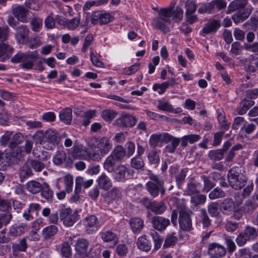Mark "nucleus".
Returning <instances> with one entry per match:
<instances>
[{"mask_svg": "<svg viewBox=\"0 0 258 258\" xmlns=\"http://www.w3.org/2000/svg\"><path fill=\"white\" fill-rule=\"evenodd\" d=\"M183 11L179 7H177L175 11L171 7L161 8L158 12V17L153 22L154 27L161 31L167 33L170 31L169 25L171 24V19L176 22H179L183 18Z\"/></svg>", "mask_w": 258, "mask_h": 258, "instance_id": "nucleus-1", "label": "nucleus"}, {"mask_svg": "<svg viewBox=\"0 0 258 258\" xmlns=\"http://www.w3.org/2000/svg\"><path fill=\"white\" fill-rule=\"evenodd\" d=\"M89 147L92 152L88 154L89 159L98 161L110 152L112 144L109 138L104 137L95 139Z\"/></svg>", "mask_w": 258, "mask_h": 258, "instance_id": "nucleus-2", "label": "nucleus"}, {"mask_svg": "<svg viewBox=\"0 0 258 258\" xmlns=\"http://www.w3.org/2000/svg\"><path fill=\"white\" fill-rule=\"evenodd\" d=\"M37 143L42 144L47 149H52L58 145L60 140L59 134L56 130L48 129L45 132L38 131L34 135Z\"/></svg>", "mask_w": 258, "mask_h": 258, "instance_id": "nucleus-3", "label": "nucleus"}, {"mask_svg": "<svg viewBox=\"0 0 258 258\" xmlns=\"http://www.w3.org/2000/svg\"><path fill=\"white\" fill-rule=\"evenodd\" d=\"M38 58V53L37 51L23 52H18L11 59L13 63H21V68L28 70L33 68L35 61Z\"/></svg>", "mask_w": 258, "mask_h": 258, "instance_id": "nucleus-4", "label": "nucleus"}, {"mask_svg": "<svg viewBox=\"0 0 258 258\" xmlns=\"http://www.w3.org/2000/svg\"><path fill=\"white\" fill-rule=\"evenodd\" d=\"M149 178L150 180L146 183V187L150 195L153 197H156L159 193L164 195L165 191L164 181L153 174L149 175Z\"/></svg>", "mask_w": 258, "mask_h": 258, "instance_id": "nucleus-5", "label": "nucleus"}, {"mask_svg": "<svg viewBox=\"0 0 258 258\" xmlns=\"http://www.w3.org/2000/svg\"><path fill=\"white\" fill-rule=\"evenodd\" d=\"M228 182L231 187L235 189H240L247 182V178L242 174L232 168L228 174Z\"/></svg>", "mask_w": 258, "mask_h": 258, "instance_id": "nucleus-6", "label": "nucleus"}, {"mask_svg": "<svg viewBox=\"0 0 258 258\" xmlns=\"http://www.w3.org/2000/svg\"><path fill=\"white\" fill-rule=\"evenodd\" d=\"M192 212L183 205L179 211V224L180 228L184 231H189L192 228L190 214Z\"/></svg>", "mask_w": 258, "mask_h": 258, "instance_id": "nucleus-7", "label": "nucleus"}, {"mask_svg": "<svg viewBox=\"0 0 258 258\" xmlns=\"http://www.w3.org/2000/svg\"><path fill=\"white\" fill-rule=\"evenodd\" d=\"M59 217L64 225L67 227L72 226L79 219L77 212L73 211L71 208H66L61 210Z\"/></svg>", "mask_w": 258, "mask_h": 258, "instance_id": "nucleus-8", "label": "nucleus"}, {"mask_svg": "<svg viewBox=\"0 0 258 258\" xmlns=\"http://www.w3.org/2000/svg\"><path fill=\"white\" fill-rule=\"evenodd\" d=\"M221 22L220 20L212 19L204 25L200 32V35L205 36L207 34L215 33L220 28Z\"/></svg>", "mask_w": 258, "mask_h": 258, "instance_id": "nucleus-9", "label": "nucleus"}, {"mask_svg": "<svg viewBox=\"0 0 258 258\" xmlns=\"http://www.w3.org/2000/svg\"><path fill=\"white\" fill-rule=\"evenodd\" d=\"M208 254L213 258H220L226 254L225 248L217 243H210L208 248Z\"/></svg>", "mask_w": 258, "mask_h": 258, "instance_id": "nucleus-10", "label": "nucleus"}, {"mask_svg": "<svg viewBox=\"0 0 258 258\" xmlns=\"http://www.w3.org/2000/svg\"><path fill=\"white\" fill-rule=\"evenodd\" d=\"M137 121V119L135 116L124 114L120 116L115 120V123L123 127H132L134 126Z\"/></svg>", "mask_w": 258, "mask_h": 258, "instance_id": "nucleus-11", "label": "nucleus"}, {"mask_svg": "<svg viewBox=\"0 0 258 258\" xmlns=\"http://www.w3.org/2000/svg\"><path fill=\"white\" fill-rule=\"evenodd\" d=\"M86 232L89 234L95 233L98 229V218L95 215L87 217L84 221Z\"/></svg>", "mask_w": 258, "mask_h": 258, "instance_id": "nucleus-12", "label": "nucleus"}, {"mask_svg": "<svg viewBox=\"0 0 258 258\" xmlns=\"http://www.w3.org/2000/svg\"><path fill=\"white\" fill-rule=\"evenodd\" d=\"M12 12L17 19L23 23L28 21L27 15L29 10L22 5H16L12 7Z\"/></svg>", "mask_w": 258, "mask_h": 258, "instance_id": "nucleus-13", "label": "nucleus"}, {"mask_svg": "<svg viewBox=\"0 0 258 258\" xmlns=\"http://www.w3.org/2000/svg\"><path fill=\"white\" fill-rule=\"evenodd\" d=\"M153 227L158 231H163L170 225V222L168 219L160 216H155L152 219Z\"/></svg>", "mask_w": 258, "mask_h": 258, "instance_id": "nucleus-14", "label": "nucleus"}, {"mask_svg": "<svg viewBox=\"0 0 258 258\" xmlns=\"http://www.w3.org/2000/svg\"><path fill=\"white\" fill-rule=\"evenodd\" d=\"M132 177L130 173V170L123 165L118 166L114 172V178L117 181L126 179Z\"/></svg>", "mask_w": 258, "mask_h": 258, "instance_id": "nucleus-15", "label": "nucleus"}, {"mask_svg": "<svg viewBox=\"0 0 258 258\" xmlns=\"http://www.w3.org/2000/svg\"><path fill=\"white\" fill-rule=\"evenodd\" d=\"M14 51L13 47L8 43H0V61H5L8 59Z\"/></svg>", "mask_w": 258, "mask_h": 258, "instance_id": "nucleus-16", "label": "nucleus"}, {"mask_svg": "<svg viewBox=\"0 0 258 258\" xmlns=\"http://www.w3.org/2000/svg\"><path fill=\"white\" fill-rule=\"evenodd\" d=\"M29 29L26 25H21L17 29L15 38L19 43L24 44L28 39Z\"/></svg>", "mask_w": 258, "mask_h": 258, "instance_id": "nucleus-17", "label": "nucleus"}, {"mask_svg": "<svg viewBox=\"0 0 258 258\" xmlns=\"http://www.w3.org/2000/svg\"><path fill=\"white\" fill-rule=\"evenodd\" d=\"M86 148L81 145H75L73 148L71 155L74 158L87 159L89 158Z\"/></svg>", "mask_w": 258, "mask_h": 258, "instance_id": "nucleus-18", "label": "nucleus"}, {"mask_svg": "<svg viewBox=\"0 0 258 258\" xmlns=\"http://www.w3.org/2000/svg\"><path fill=\"white\" fill-rule=\"evenodd\" d=\"M28 229L26 224L21 223L18 225L15 224L10 227L9 234L12 236H20L24 234Z\"/></svg>", "mask_w": 258, "mask_h": 258, "instance_id": "nucleus-19", "label": "nucleus"}, {"mask_svg": "<svg viewBox=\"0 0 258 258\" xmlns=\"http://www.w3.org/2000/svg\"><path fill=\"white\" fill-rule=\"evenodd\" d=\"M89 246V242L84 238L78 239L75 245V250L80 254H84L87 253Z\"/></svg>", "mask_w": 258, "mask_h": 258, "instance_id": "nucleus-20", "label": "nucleus"}, {"mask_svg": "<svg viewBox=\"0 0 258 258\" xmlns=\"http://www.w3.org/2000/svg\"><path fill=\"white\" fill-rule=\"evenodd\" d=\"M201 187L200 183L194 179H191L187 184V187L185 190L188 196H192L199 193V188Z\"/></svg>", "mask_w": 258, "mask_h": 258, "instance_id": "nucleus-21", "label": "nucleus"}, {"mask_svg": "<svg viewBox=\"0 0 258 258\" xmlns=\"http://www.w3.org/2000/svg\"><path fill=\"white\" fill-rule=\"evenodd\" d=\"M97 182L98 186L104 190H107L112 186L111 180L105 173H102L97 179Z\"/></svg>", "mask_w": 258, "mask_h": 258, "instance_id": "nucleus-22", "label": "nucleus"}, {"mask_svg": "<svg viewBox=\"0 0 258 258\" xmlns=\"http://www.w3.org/2000/svg\"><path fill=\"white\" fill-rule=\"evenodd\" d=\"M131 227L135 233H139L144 227V221L140 218H134L130 220Z\"/></svg>", "mask_w": 258, "mask_h": 258, "instance_id": "nucleus-23", "label": "nucleus"}, {"mask_svg": "<svg viewBox=\"0 0 258 258\" xmlns=\"http://www.w3.org/2000/svg\"><path fill=\"white\" fill-rule=\"evenodd\" d=\"M101 239L105 242H112L113 245L118 242V239L116 235L110 231H106L100 233Z\"/></svg>", "mask_w": 258, "mask_h": 258, "instance_id": "nucleus-24", "label": "nucleus"}, {"mask_svg": "<svg viewBox=\"0 0 258 258\" xmlns=\"http://www.w3.org/2000/svg\"><path fill=\"white\" fill-rule=\"evenodd\" d=\"M59 117L60 120L65 123L71 124L72 120V110L70 108H66L59 112Z\"/></svg>", "mask_w": 258, "mask_h": 258, "instance_id": "nucleus-25", "label": "nucleus"}, {"mask_svg": "<svg viewBox=\"0 0 258 258\" xmlns=\"http://www.w3.org/2000/svg\"><path fill=\"white\" fill-rule=\"evenodd\" d=\"M137 245L140 249L145 251H149L151 248V243L145 236H142L138 238Z\"/></svg>", "mask_w": 258, "mask_h": 258, "instance_id": "nucleus-26", "label": "nucleus"}, {"mask_svg": "<svg viewBox=\"0 0 258 258\" xmlns=\"http://www.w3.org/2000/svg\"><path fill=\"white\" fill-rule=\"evenodd\" d=\"M157 108L159 110L172 112L174 111L172 105L169 101L166 99H161L157 101Z\"/></svg>", "mask_w": 258, "mask_h": 258, "instance_id": "nucleus-27", "label": "nucleus"}, {"mask_svg": "<svg viewBox=\"0 0 258 258\" xmlns=\"http://www.w3.org/2000/svg\"><path fill=\"white\" fill-rule=\"evenodd\" d=\"M20 137L19 135L15 134L13 136L12 140L9 144V147L14 150V151H16V152H12V156L14 158H18L19 156V154L21 152V148L19 146H18V144L19 142H16L15 140L17 139L18 138Z\"/></svg>", "mask_w": 258, "mask_h": 258, "instance_id": "nucleus-28", "label": "nucleus"}, {"mask_svg": "<svg viewBox=\"0 0 258 258\" xmlns=\"http://www.w3.org/2000/svg\"><path fill=\"white\" fill-rule=\"evenodd\" d=\"M110 155H112L116 161H119L125 156V151L121 146H117L113 149Z\"/></svg>", "mask_w": 258, "mask_h": 258, "instance_id": "nucleus-29", "label": "nucleus"}, {"mask_svg": "<svg viewBox=\"0 0 258 258\" xmlns=\"http://www.w3.org/2000/svg\"><path fill=\"white\" fill-rule=\"evenodd\" d=\"M58 231V228L56 226L50 225L43 229L42 234L45 239H48L54 236Z\"/></svg>", "mask_w": 258, "mask_h": 258, "instance_id": "nucleus-30", "label": "nucleus"}, {"mask_svg": "<svg viewBox=\"0 0 258 258\" xmlns=\"http://www.w3.org/2000/svg\"><path fill=\"white\" fill-rule=\"evenodd\" d=\"M41 184L35 180H31L26 184L27 190L33 194L39 192L41 189Z\"/></svg>", "mask_w": 258, "mask_h": 258, "instance_id": "nucleus-31", "label": "nucleus"}, {"mask_svg": "<svg viewBox=\"0 0 258 258\" xmlns=\"http://www.w3.org/2000/svg\"><path fill=\"white\" fill-rule=\"evenodd\" d=\"M243 232L248 241L254 240L258 235V232L256 229L255 228L249 226H247L245 227Z\"/></svg>", "mask_w": 258, "mask_h": 258, "instance_id": "nucleus-32", "label": "nucleus"}, {"mask_svg": "<svg viewBox=\"0 0 258 258\" xmlns=\"http://www.w3.org/2000/svg\"><path fill=\"white\" fill-rule=\"evenodd\" d=\"M116 161L112 155H110L104 161L103 164L104 168L109 172H112L114 170Z\"/></svg>", "mask_w": 258, "mask_h": 258, "instance_id": "nucleus-33", "label": "nucleus"}, {"mask_svg": "<svg viewBox=\"0 0 258 258\" xmlns=\"http://www.w3.org/2000/svg\"><path fill=\"white\" fill-rule=\"evenodd\" d=\"M41 196L45 198L48 202L52 200L53 192L50 189L48 185L45 183L41 187Z\"/></svg>", "mask_w": 258, "mask_h": 258, "instance_id": "nucleus-34", "label": "nucleus"}, {"mask_svg": "<svg viewBox=\"0 0 258 258\" xmlns=\"http://www.w3.org/2000/svg\"><path fill=\"white\" fill-rule=\"evenodd\" d=\"M249 13L245 12L239 11L232 16V19L234 22L237 24L240 23L245 19H246L249 16Z\"/></svg>", "mask_w": 258, "mask_h": 258, "instance_id": "nucleus-35", "label": "nucleus"}, {"mask_svg": "<svg viewBox=\"0 0 258 258\" xmlns=\"http://www.w3.org/2000/svg\"><path fill=\"white\" fill-rule=\"evenodd\" d=\"M224 151L222 150H211L209 152L208 156L211 160L219 161L223 159L224 157Z\"/></svg>", "mask_w": 258, "mask_h": 258, "instance_id": "nucleus-36", "label": "nucleus"}, {"mask_svg": "<svg viewBox=\"0 0 258 258\" xmlns=\"http://www.w3.org/2000/svg\"><path fill=\"white\" fill-rule=\"evenodd\" d=\"M190 196V202L195 206L203 204L206 200V197L204 195L197 194Z\"/></svg>", "mask_w": 258, "mask_h": 258, "instance_id": "nucleus-37", "label": "nucleus"}, {"mask_svg": "<svg viewBox=\"0 0 258 258\" xmlns=\"http://www.w3.org/2000/svg\"><path fill=\"white\" fill-rule=\"evenodd\" d=\"M180 143V139L174 137L170 143L166 146L165 151L167 152L174 153Z\"/></svg>", "mask_w": 258, "mask_h": 258, "instance_id": "nucleus-38", "label": "nucleus"}, {"mask_svg": "<svg viewBox=\"0 0 258 258\" xmlns=\"http://www.w3.org/2000/svg\"><path fill=\"white\" fill-rule=\"evenodd\" d=\"M67 158V154L64 151H58L53 157V162L54 164L59 165L63 163Z\"/></svg>", "mask_w": 258, "mask_h": 258, "instance_id": "nucleus-39", "label": "nucleus"}, {"mask_svg": "<svg viewBox=\"0 0 258 258\" xmlns=\"http://www.w3.org/2000/svg\"><path fill=\"white\" fill-rule=\"evenodd\" d=\"M117 115V113L113 110L107 109L103 110L101 113V116L104 120L107 121H111Z\"/></svg>", "mask_w": 258, "mask_h": 258, "instance_id": "nucleus-40", "label": "nucleus"}, {"mask_svg": "<svg viewBox=\"0 0 258 258\" xmlns=\"http://www.w3.org/2000/svg\"><path fill=\"white\" fill-rule=\"evenodd\" d=\"M166 208L165 203L160 202L159 203L154 204L152 205L151 210L156 214H161L166 210Z\"/></svg>", "mask_w": 258, "mask_h": 258, "instance_id": "nucleus-41", "label": "nucleus"}, {"mask_svg": "<svg viewBox=\"0 0 258 258\" xmlns=\"http://www.w3.org/2000/svg\"><path fill=\"white\" fill-rule=\"evenodd\" d=\"M131 165L133 168L139 169L144 166L145 163L141 157L136 156L131 160Z\"/></svg>", "mask_w": 258, "mask_h": 258, "instance_id": "nucleus-42", "label": "nucleus"}, {"mask_svg": "<svg viewBox=\"0 0 258 258\" xmlns=\"http://www.w3.org/2000/svg\"><path fill=\"white\" fill-rule=\"evenodd\" d=\"M175 233L168 234L165 240L164 247H169L175 244L177 241V238L175 236Z\"/></svg>", "mask_w": 258, "mask_h": 258, "instance_id": "nucleus-43", "label": "nucleus"}, {"mask_svg": "<svg viewBox=\"0 0 258 258\" xmlns=\"http://www.w3.org/2000/svg\"><path fill=\"white\" fill-rule=\"evenodd\" d=\"M201 178L203 179L204 184L203 189V191L207 192L215 186V183L211 180L210 177L203 175Z\"/></svg>", "mask_w": 258, "mask_h": 258, "instance_id": "nucleus-44", "label": "nucleus"}, {"mask_svg": "<svg viewBox=\"0 0 258 258\" xmlns=\"http://www.w3.org/2000/svg\"><path fill=\"white\" fill-rule=\"evenodd\" d=\"M30 25L33 31L38 32L42 26V19L39 18H33L31 20Z\"/></svg>", "mask_w": 258, "mask_h": 258, "instance_id": "nucleus-45", "label": "nucleus"}, {"mask_svg": "<svg viewBox=\"0 0 258 258\" xmlns=\"http://www.w3.org/2000/svg\"><path fill=\"white\" fill-rule=\"evenodd\" d=\"M64 184L66 185V190L68 192L72 191L74 185L73 177L71 174H67L63 177Z\"/></svg>", "mask_w": 258, "mask_h": 258, "instance_id": "nucleus-46", "label": "nucleus"}, {"mask_svg": "<svg viewBox=\"0 0 258 258\" xmlns=\"http://www.w3.org/2000/svg\"><path fill=\"white\" fill-rule=\"evenodd\" d=\"M255 202L251 200H247L244 204L242 209L246 213H251L256 209Z\"/></svg>", "mask_w": 258, "mask_h": 258, "instance_id": "nucleus-47", "label": "nucleus"}, {"mask_svg": "<svg viewBox=\"0 0 258 258\" xmlns=\"http://www.w3.org/2000/svg\"><path fill=\"white\" fill-rule=\"evenodd\" d=\"M225 196V192L219 188H215L209 195V198L212 200L223 198Z\"/></svg>", "mask_w": 258, "mask_h": 258, "instance_id": "nucleus-48", "label": "nucleus"}, {"mask_svg": "<svg viewBox=\"0 0 258 258\" xmlns=\"http://www.w3.org/2000/svg\"><path fill=\"white\" fill-rule=\"evenodd\" d=\"M80 22V17H75L71 20H68L66 28L70 30L76 29L79 25Z\"/></svg>", "mask_w": 258, "mask_h": 258, "instance_id": "nucleus-49", "label": "nucleus"}, {"mask_svg": "<svg viewBox=\"0 0 258 258\" xmlns=\"http://www.w3.org/2000/svg\"><path fill=\"white\" fill-rule=\"evenodd\" d=\"M12 219V215L9 213H6L1 214L0 215V229H1L4 225L8 224Z\"/></svg>", "mask_w": 258, "mask_h": 258, "instance_id": "nucleus-50", "label": "nucleus"}, {"mask_svg": "<svg viewBox=\"0 0 258 258\" xmlns=\"http://www.w3.org/2000/svg\"><path fill=\"white\" fill-rule=\"evenodd\" d=\"M186 12L185 15L190 13H194L197 9V4L194 0H189L185 4Z\"/></svg>", "mask_w": 258, "mask_h": 258, "instance_id": "nucleus-51", "label": "nucleus"}, {"mask_svg": "<svg viewBox=\"0 0 258 258\" xmlns=\"http://www.w3.org/2000/svg\"><path fill=\"white\" fill-rule=\"evenodd\" d=\"M101 17L100 18V24H106L114 19L113 16L111 15L109 13L101 11Z\"/></svg>", "mask_w": 258, "mask_h": 258, "instance_id": "nucleus-52", "label": "nucleus"}, {"mask_svg": "<svg viewBox=\"0 0 258 258\" xmlns=\"http://www.w3.org/2000/svg\"><path fill=\"white\" fill-rule=\"evenodd\" d=\"M219 205L217 202H214L208 206V210L210 215L212 217H215L218 214Z\"/></svg>", "mask_w": 258, "mask_h": 258, "instance_id": "nucleus-53", "label": "nucleus"}, {"mask_svg": "<svg viewBox=\"0 0 258 258\" xmlns=\"http://www.w3.org/2000/svg\"><path fill=\"white\" fill-rule=\"evenodd\" d=\"M200 217L204 227H208L211 225V220H210L205 209H202L201 210Z\"/></svg>", "mask_w": 258, "mask_h": 258, "instance_id": "nucleus-54", "label": "nucleus"}, {"mask_svg": "<svg viewBox=\"0 0 258 258\" xmlns=\"http://www.w3.org/2000/svg\"><path fill=\"white\" fill-rule=\"evenodd\" d=\"M94 40L93 35L91 34H88L84 39V42L82 47V51L86 52L88 47L91 44Z\"/></svg>", "mask_w": 258, "mask_h": 258, "instance_id": "nucleus-55", "label": "nucleus"}, {"mask_svg": "<svg viewBox=\"0 0 258 258\" xmlns=\"http://www.w3.org/2000/svg\"><path fill=\"white\" fill-rule=\"evenodd\" d=\"M161 142V133L153 134L149 139V144L151 147H155L159 142Z\"/></svg>", "mask_w": 258, "mask_h": 258, "instance_id": "nucleus-56", "label": "nucleus"}, {"mask_svg": "<svg viewBox=\"0 0 258 258\" xmlns=\"http://www.w3.org/2000/svg\"><path fill=\"white\" fill-rule=\"evenodd\" d=\"M247 4V0H234L230 3V6L233 7L235 10L242 9Z\"/></svg>", "mask_w": 258, "mask_h": 258, "instance_id": "nucleus-57", "label": "nucleus"}, {"mask_svg": "<svg viewBox=\"0 0 258 258\" xmlns=\"http://www.w3.org/2000/svg\"><path fill=\"white\" fill-rule=\"evenodd\" d=\"M30 165L36 172H40L45 167L43 163L35 160H32L30 162Z\"/></svg>", "mask_w": 258, "mask_h": 258, "instance_id": "nucleus-58", "label": "nucleus"}, {"mask_svg": "<svg viewBox=\"0 0 258 258\" xmlns=\"http://www.w3.org/2000/svg\"><path fill=\"white\" fill-rule=\"evenodd\" d=\"M32 171L28 166L26 165L23 166L20 172V176L21 178L23 177L25 178L28 177L32 175Z\"/></svg>", "mask_w": 258, "mask_h": 258, "instance_id": "nucleus-59", "label": "nucleus"}, {"mask_svg": "<svg viewBox=\"0 0 258 258\" xmlns=\"http://www.w3.org/2000/svg\"><path fill=\"white\" fill-rule=\"evenodd\" d=\"M145 112L147 115L151 119L157 120L160 119H166L167 118L164 115H160L156 112L151 111L149 110H146Z\"/></svg>", "mask_w": 258, "mask_h": 258, "instance_id": "nucleus-60", "label": "nucleus"}, {"mask_svg": "<svg viewBox=\"0 0 258 258\" xmlns=\"http://www.w3.org/2000/svg\"><path fill=\"white\" fill-rule=\"evenodd\" d=\"M234 207V203L231 199L227 198L225 199L222 204V209L225 211H231Z\"/></svg>", "mask_w": 258, "mask_h": 258, "instance_id": "nucleus-61", "label": "nucleus"}, {"mask_svg": "<svg viewBox=\"0 0 258 258\" xmlns=\"http://www.w3.org/2000/svg\"><path fill=\"white\" fill-rule=\"evenodd\" d=\"M62 255L67 257H69L72 254V248L68 242H63L61 249Z\"/></svg>", "mask_w": 258, "mask_h": 258, "instance_id": "nucleus-62", "label": "nucleus"}, {"mask_svg": "<svg viewBox=\"0 0 258 258\" xmlns=\"http://www.w3.org/2000/svg\"><path fill=\"white\" fill-rule=\"evenodd\" d=\"M125 148L127 156L129 157L132 156L135 151V144L131 142H127L125 145Z\"/></svg>", "mask_w": 258, "mask_h": 258, "instance_id": "nucleus-63", "label": "nucleus"}, {"mask_svg": "<svg viewBox=\"0 0 258 258\" xmlns=\"http://www.w3.org/2000/svg\"><path fill=\"white\" fill-rule=\"evenodd\" d=\"M148 157L151 164H157L159 161V156L155 151H151L148 154Z\"/></svg>", "mask_w": 258, "mask_h": 258, "instance_id": "nucleus-64", "label": "nucleus"}]
</instances>
